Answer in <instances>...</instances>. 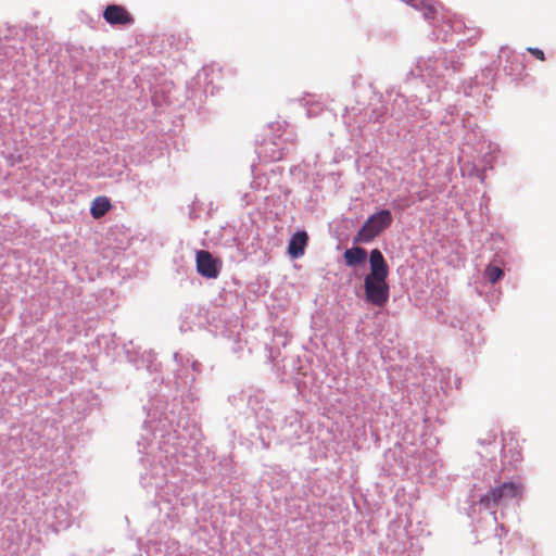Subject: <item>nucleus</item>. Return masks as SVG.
<instances>
[{"instance_id":"nucleus-1","label":"nucleus","mask_w":556,"mask_h":556,"mask_svg":"<svg viewBox=\"0 0 556 556\" xmlns=\"http://www.w3.org/2000/svg\"><path fill=\"white\" fill-rule=\"evenodd\" d=\"M370 271L364 279L365 300L377 307H383L389 301L390 288L387 282L389 266L378 249L369 255Z\"/></svg>"},{"instance_id":"nucleus-2","label":"nucleus","mask_w":556,"mask_h":556,"mask_svg":"<svg viewBox=\"0 0 556 556\" xmlns=\"http://www.w3.org/2000/svg\"><path fill=\"white\" fill-rule=\"evenodd\" d=\"M392 224V215L388 210H381L370 215L354 238V242L368 243L378 237Z\"/></svg>"},{"instance_id":"nucleus-3","label":"nucleus","mask_w":556,"mask_h":556,"mask_svg":"<svg viewBox=\"0 0 556 556\" xmlns=\"http://www.w3.org/2000/svg\"><path fill=\"white\" fill-rule=\"evenodd\" d=\"M522 485L515 482H505L493 488L480 498V504L486 509L497 506L502 501L519 498L522 494Z\"/></svg>"},{"instance_id":"nucleus-4","label":"nucleus","mask_w":556,"mask_h":556,"mask_svg":"<svg viewBox=\"0 0 556 556\" xmlns=\"http://www.w3.org/2000/svg\"><path fill=\"white\" fill-rule=\"evenodd\" d=\"M103 18L112 26H129L134 24L135 18L131 13L118 4H109L103 11Z\"/></svg>"},{"instance_id":"nucleus-5","label":"nucleus","mask_w":556,"mask_h":556,"mask_svg":"<svg viewBox=\"0 0 556 556\" xmlns=\"http://www.w3.org/2000/svg\"><path fill=\"white\" fill-rule=\"evenodd\" d=\"M197 270L206 278H217L219 274L217 261L208 251L200 250L197 252Z\"/></svg>"},{"instance_id":"nucleus-6","label":"nucleus","mask_w":556,"mask_h":556,"mask_svg":"<svg viewBox=\"0 0 556 556\" xmlns=\"http://www.w3.org/2000/svg\"><path fill=\"white\" fill-rule=\"evenodd\" d=\"M308 242L306 231H296L290 239L288 245V253L292 258H299L304 254L305 248Z\"/></svg>"},{"instance_id":"nucleus-7","label":"nucleus","mask_w":556,"mask_h":556,"mask_svg":"<svg viewBox=\"0 0 556 556\" xmlns=\"http://www.w3.org/2000/svg\"><path fill=\"white\" fill-rule=\"evenodd\" d=\"M343 257L348 266L355 267L365 263L367 251L363 248L354 247L345 250Z\"/></svg>"},{"instance_id":"nucleus-8","label":"nucleus","mask_w":556,"mask_h":556,"mask_svg":"<svg viewBox=\"0 0 556 556\" xmlns=\"http://www.w3.org/2000/svg\"><path fill=\"white\" fill-rule=\"evenodd\" d=\"M111 208L112 204L110 199L104 195H100L91 202L90 214L93 218L99 219L103 217Z\"/></svg>"},{"instance_id":"nucleus-9","label":"nucleus","mask_w":556,"mask_h":556,"mask_svg":"<svg viewBox=\"0 0 556 556\" xmlns=\"http://www.w3.org/2000/svg\"><path fill=\"white\" fill-rule=\"evenodd\" d=\"M484 274L491 283H495L502 278L503 270L498 266L489 265L486 266Z\"/></svg>"},{"instance_id":"nucleus-10","label":"nucleus","mask_w":556,"mask_h":556,"mask_svg":"<svg viewBox=\"0 0 556 556\" xmlns=\"http://www.w3.org/2000/svg\"><path fill=\"white\" fill-rule=\"evenodd\" d=\"M439 10V4L434 0H430L424 8V10H420L424 14V17L426 20H433Z\"/></svg>"},{"instance_id":"nucleus-11","label":"nucleus","mask_w":556,"mask_h":556,"mask_svg":"<svg viewBox=\"0 0 556 556\" xmlns=\"http://www.w3.org/2000/svg\"><path fill=\"white\" fill-rule=\"evenodd\" d=\"M527 51L530 52L538 60L545 61V54H544L543 50H541L539 48H531V47H529V48H527Z\"/></svg>"}]
</instances>
